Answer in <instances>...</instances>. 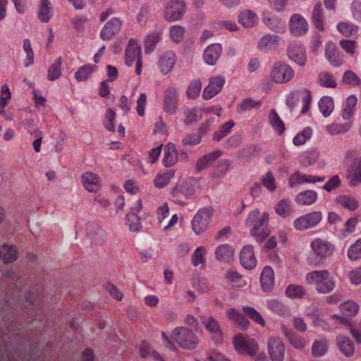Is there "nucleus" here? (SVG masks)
<instances>
[{
	"mask_svg": "<svg viewBox=\"0 0 361 361\" xmlns=\"http://www.w3.org/2000/svg\"><path fill=\"white\" fill-rule=\"evenodd\" d=\"M324 181L323 176H314L312 175L303 174L299 172L293 173L288 180L290 185H295L302 183H314Z\"/></svg>",
	"mask_w": 361,
	"mask_h": 361,
	"instance_id": "26",
	"label": "nucleus"
},
{
	"mask_svg": "<svg viewBox=\"0 0 361 361\" xmlns=\"http://www.w3.org/2000/svg\"><path fill=\"white\" fill-rule=\"evenodd\" d=\"M336 202L338 204L349 211H355L359 207V202L355 197L348 195L338 196Z\"/></svg>",
	"mask_w": 361,
	"mask_h": 361,
	"instance_id": "41",
	"label": "nucleus"
},
{
	"mask_svg": "<svg viewBox=\"0 0 361 361\" xmlns=\"http://www.w3.org/2000/svg\"><path fill=\"white\" fill-rule=\"evenodd\" d=\"M317 199V193L314 190H306L298 194L295 201L299 205H310L315 202Z\"/></svg>",
	"mask_w": 361,
	"mask_h": 361,
	"instance_id": "38",
	"label": "nucleus"
},
{
	"mask_svg": "<svg viewBox=\"0 0 361 361\" xmlns=\"http://www.w3.org/2000/svg\"><path fill=\"white\" fill-rule=\"evenodd\" d=\"M164 109L170 114H173L177 109V90L176 88L169 87L165 92Z\"/></svg>",
	"mask_w": 361,
	"mask_h": 361,
	"instance_id": "30",
	"label": "nucleus"
},
{
	"mask_svg": "<svg viewBox=\"0 0 361 361\" xmlns=\"http://www.w3.org/2000/svg\"><path fill=\"white\" fill-rule=\"evenodd\" d=\"M126 224L131 232H137L142 228L140 218L137 214L128 213L125 217Z\"/></svg>",
	"mask_w": 361,
	"mask_h": 361,
	"instance_id": "47",
	"label": "nucleus"
},
{
	"mask_svg": "<svg viewBox=\"0 0 361 361\" xmlns=\"http://www.w3.org/2000/svg\"><path fill=\"white\" fill-rule=\"evenodd\" d=\"M267 305L269 310L281 317H288L290 316L288 307L277 300H268Z\"/></svg>",
	"mask_w": 361,
	"mask_h": 361,
	"instance_id": "39",
	"label": "nucleus"
},
{
	"mask_svg": "<svg viewBox=\"0 0 361 361\" xmlns=\"http://www.w3.org/2000/svg\"><path fill=\"white\" fill-rule=\"evenodd\" d=\"M178 161V152L174 144L169 142L164 146L163 164L166 167L174 166Z\"/></svg>",
	"mask_w": 361,
	"mask_h": 361,
	"instance_id": "29",
	"label": "nucleus"
},
{
	"mask_svg": "<svg viewBox=\"0 0 361 361\" xmlns=\"http://www.w3.org/2000/svg\"><path fill=\"white\" fill-rule=\"evenodd\" d=\"M222 53V47L219 43L209 45L204 51L203 60L209 66H214Z\"/></svg>",
	"mask_w": 361,
	"mask_h": 361,
	"instance_id": "21",
	"label": "nucleus"
},
{
	"mask_svg": "<svg viewBox=\"0 0 361 361\" xmlns=\"http://www.w3.org/2000/svg\"><path fill=\"white\" fill-rule=\"evenodd\" d=\"M171 340L180 348L186 350L195 349L199 340L195 333L185 326H177L171 334Z\"/></svg>",
	"mask_w": 361,
	"mask_h": 361,
	"instance_id": "3",
	"label": "nucleus"
},
{
	"mask_svg": "<svg viewBox=\"0 0 361 361\" xmlns=\"http://www.w3.org/2000/svg\"><path fill=\"white\" fill-rule=\"evenodd\" d=\"M311 100L310 91L306 88H302L290 92L287 97L286 103L290 108L293 109L297 104L301 102L302 104L301 112L305 114L310 109Z\"/></svg>",
	"mask_w": 361,
	"mask_h": 361,
	"instance_id": "11",
	"label": "nucleus"
},
{
	"mask_svg": "<svg viewBox=\"0 0 361 361\" xmlns=\"http://www.w3.org/2000/svg\"><path fill=\"white\" fill-rule=\"evenodd\" d=\"M202 82L200 80H192L188 85L187 90V96L188 98L196 99L200 94L202 90Z\"/></svg>",
	"mask_w": 361,
	"mask_h": 361,
	"instance_id": "63",
	"label": "nucleus"
},
{
	"mask_svg": "<svg viewBox=\"0 0 361 361\" xmlns=\"http://www.w3.org/2000/svg\"><path fill=\"white\" fill-rule=\"evenodd\" d=\"M0 257L6 262H12L17 259V250L13 245H4L0 248Z\"/></svg>",
	"mask_w": 361,
	"mask_h": 361,
	"instance_id": "43",
	"label": "nucleus"
},
{
	"mask_svg": "<svg viewBox=\"0 0 361 361\" xmlns=\"http://www.w3.org/2000/svg\"><path fill=\"white\" fill-rule=\"evenodd\" d=\"M324 56L326 59L333 66L340 67L345 63L343 54L339 52L333 42L329 41L326 43Z\"/></svg>",
	"mask_w": 361,
	"mask_h": 361,
	"instance_id": "18",
	"label": "nucleus"
},
{
	"mask_svg": "<svg viewBox=\"0 0 361 361\" xmlns=\"http://www.w3.org/2000/svg\"><path fill=\"white\" fill-rule=\"evenodd\" d=\"M279 43L280 37L278 35L267 34L259 39L257 47L262 51H271L276 49Z\"/></svg>",
	"mask_w": 361,
	"mask_h": 361,
	"instance_id": "28",
	"label": "nucleus"
},
{
	"mask_svg": "<svg viewBox=\"0 0 361 361\" xmlns=\"http://www.w3.org/2000/svg\"><path fill=\"white\" fill-rule=\"evenodd\" d=\"M357 99L355 95H353V94L350 95L347 98L345 104L343 107V111L341 114V116L344 120L349 121L352 118V117L354 114V111H355V109L357 105Z\"/></svg>",
	"mask_w": 361,
	"mask_h": 361,
	"instance_id": "40",
	"label": "nucleus"
},
{
	"mask_svg": "<svg viewBox=\"0 0 361 361\" xmlns=\"http://www.w3.org/2000/svg\"><path fill=\"white\" fill-rule=\"evenodd\" d=\"M138 59H141V49L136 39H130L126 49V63L131 66Z\"/></svg>",
	"mask_w": 361,
	"mask_h": 361,
	"instance_id": "23",
	"label": "nucleus"
},
{
	"mask_svg": "<svg viewBox=\"0 0 361 361\" xmlns=\"http://www.w3.org/2000/svg\"><path fill=\"white\" fill-rule=\"evenodd\" d=\"M87 237L95 245H102L106 242L105 231L95 223H87L85 225Z\"/></svg>",
	"mask_w": 361,
	"mask_h": 361,
	"instance_id": "14",
	"label": "nucleus"
},
{
	"mask_svg": "<svg viewBox=\"0 0 361 361\" xmlns=\"http://www.w3.org/2000/svg\"><path fill=\"white\" fill-rule=\"evenodd\" d=\"M225 84V78L221 75L211 77L208 85L204 88L202 97L204 99H211L217 95L222 90Z\"/></svg>",
	"mask_w": 361,
	"mask_h": 361,
	"instance_id": "16",
	"label": "nucleus"
},
{
	"mask_svg": "<svg viewBox=\"0 0 361 361\" xmlns=\"http://www.w3.org/2000/svg\"><path fill=\"white\" fill-rule=\"evenodd\" d=\"M275 211L282 217L288 216L290 212V201L286 199L281 200L275 206Z\"/></svg>",
	"mask_w": 361,
	"mask_h": 361,
	"instance_id": "61",
	"label": "nucleus"
},
{
	"mask_svg": "<svg viewBox=\"0 0 361 361\" xmlns=\"http://www.w3.org/2000/svg\"><path fill=\"white\" fill-rule=\"evenodd\" d=\"M186 12V4L183 0H171L164 11V18L168 22L180 20Z\"/></svg>",
	"mask_w": 361,
	"mask_h": 361,
	"instance_id": "10",
	"label": "nucleus"
},
{
	"mask_svg": "<svg viewBox=\"0 0 361 361\" xmlns=\"http://www.w3.org/2000/svg\"><path fill=\"white\" fill-rule=\"evenodd\" d=\"M305 281L313 286L319 293L326 294L335 288V283L327 270H315L307 274Z\"/></svg>",
	"mask_w": 361,
	"mask_h": 361,
	"instance_id": "2",
	"label": "nucleus"
},
{
	"mask_svg": "<svg viewBox=\"0 0 361 361\" xmlns=\"http://www.w3.org/2000/svg\"><path fill=\"white\" fill-rule=\"evenodd\" d=\"M322 218L323 215L321 212H311L294 219L293 226L296 231H306L317 226L322 221Z\"/></svg>",
	"mask_w": 361,
	"mask_h": 361,
	"instance_id": "6",
	"label": "nucleus"
},
{
	"mask_svg": "<svg viewBox=\"0 0 361 361\" xmlns=\"http://www.w3.org/2000/svg\"><path fill=\"white\" fill-rule=\"evenodd\" d=\"M243 310L245 314L253 322L257 323L261 326H265L266 323L262 316L254 307L245 305L243 306Z\"/></svg>",
	"mask_w": 361,
	"mask_h": 361,
	"instance_id": "49",
	"label": "nucleus"
},
{
	"mask_svg": "<svg viewBox=\"0 0 361 361\" xmlns=\"http://www.w3.org/2000/svg\"><path fill=\"white\" fill-rule=\"evenodd\" d=\"M52 13L51 11L50 2L49 0H42L39 7L38 17L39 19L44 23L50 20Z\"/></svg>",
	"mask_w": 361,
	"mask_h": 361,
	"instance_id": "53",
	"label": "nucleus"
},
{
	"mask_svg": "<svg viewBox=\"0 0 361 361\" xmlns=\"http://www.w3.org/2000/svg\"><path fill=\"white\" fill-rule=\"evenodd\" d=\"M336 343L340 352L345 357H349L354 355V345L348 337L338 336L336 337Z\"/></svg>",
	"mask_w": 361,
	"mask_h": 361,
	"instance_id": "31",
	"label": "nucleus"
},
{
	"mask_svg": "<svg viewBox=\"0 0 361 361\" xmlns=\"http://www.w3.org/2000/svg\"><path fill=\"white\" fill-rule=\"evenodd\" d=\"M185 30L184 27L178 25H172L169 27V35L171 39L175 43L182 41Z\"/></svg>",
	"mask_w": 361,
	"mask_h": 361,
	"instance_id": "58",
	"label": "nucleus"
},
{
	"mask_svg": "<svg viewBox=\"0 0 361 361\" xmlns=\"http://www.w3.org/2000/svg\"><path fill=\"white\" fill-rule=\"evenodd\" d=\"M226 314L231 322L234 323L242 330H245L249 327V321L242 314L239 310L231 307L226 310Z\"/></svg>",
	"mask_w": 361,
	"mask_h": 361,
	"instance_id": "27",
	"label": "nucleus"
},
{
	"mask_svg": "<svg viewBox=\"0 0 361 361\" xmlns=\"http://www.w3.org/2000/svg\"><path fill=\"white\" fill-rule=\"evenodd\" d=\"M161 39V34L157 32H151L145 39V51L147 54L152 52Z\"/></svg>",
	"mask_w": 361,
	"mask_h": 361,
	"instance_id": "44",
	"label": "nucleus"
},
{
	"mask_svg": "<svg viewBox=\"0 0 361 361\" xmlns=\"http://www.w3.org/2000/svg\"><path fill=\"white\" fill-rule=\"evenodd\" d=\"M263 23L267 27L277 33L283 32L286 30L283 22L277 17L264 18Z\"/></svg>",
	"mask_w": 361,
	"mask_h": 361,
	"instance_id": "42",
	"label": "nucleus"
},
{
	"mask_svg": "<svg viewBox=\"0 0 361 361\" xmlns=\"http://www.w3.org/2000/svg\"><path fill=\"white\" fill-rule=\"evenodd\" d=\"M202 111H199L196 108H185L183 109L185 116L184 122L187 125L197 123L201 118Z\"/></svg>",
	"mask_w": 361,
	"mask_h": 361,
	"instance_id": "52",
	"label": "nucleus"
},
{
	"mask_svg": "<svg viewBox=\"0 0 361 361\" xmlns=\"http://www.w3.org/2000/svg\"><path fill=\"white\" fill-rule=\"evenodd\" d=\"M205 253L206 249L204 247L200 246L195 249L194 253L192 255V264L195 267H200L201 269L205 267Z\"/></svg>",
	"mask_w": 361,
	"mask_h": 361,
	"instance_id": "46",
	"label": "nucleus"
},
{
	"mask_svg": "<svg viewBox=\"0 0 361 361\" xmlns=\"http://www.w3.org/2000/svg\"><path fill=\"white\" fill-rule=\"evenodd\" d=\"M310 247L313 253L319 260L308 257V262L310 264L317 265L320 260H323L331 255L334 251V245L329 241L320 238H314L310 243Z\"/></svg>",
	"mask_w": 361,
	"mask_h": 361,
	"instance_id": "5",
	"label": "nucleus"
},
{
	"mask_svg": "<svg viewBox=\"0 0 361 361\" xmlns=\"http://www.w3.org/2000/svg\"><path fill=\"white\" fill-rule=\"evenodd\" d=\"M351 128V122L348 121L345 123H332L326 126L327 132L331 135H337L348 132Z\"/></svg>",
	"mask_w": 361,
	"mask_h": 361,
	"instance_id": "51",
	"label": "nucleus"
},
{
	"mask_svg": "<svg viewBox=\"0 0 361 361\" xmlns=\"http://www.w3.org/2000/svg\"><path fill=\"white\" fill-rule=\"evenodd\" d=\"M267 350L271 361H283L286 348L280 338H270L267 342Z\"/></svg>",
	"mask_w": 361,
	"mask_h": 361,
	"instance_id": "15",
	"label": "nucleus"
},
{
	"mask_svg": "<svg viewBox=\"0 0 361 361\" xmlns=\"http://www.w3.org/2000/svg\"><path fill=\"white\" fill-rule=\"evenodd\" d=\"M221 155V151H214L200 158L196 163V169L199 171L207 169Z\"/></svg>",
	"mask_w": 361,
	"mask_h": 361,
	"instance_id": "34",
	"label": "nucleus"
},
{
	"mask_svg": "<svg viewBox=\"0 0 361 361\" xmlns=\"http://www.w3.org/2000/svg\"><path fill=\"white\" fill-rule=\"evenodd\" d=\"M348 257L350 260H356L361 257V239L356 240L348 250Z\"/></svg>",
	"mask_w": 361,
	"mask_h": 361,
	"instance_id": "64",
	"label": "nucleus"
},
{
	"mask_svg": "<svg viewBox=\"0 0 361 361\" xmlns=\"http://www.w3.org/2000/svg\"><path fill=\"white\" fill-rule=\"evenodd\" d=\"M205 329L209 335V338L216 344H220L224 340L222 329L218 321L213 317L202 319Z\"/></svg>",
	"mask_w": 361,
	"mask_h": 361,
	"instance_id": "12",
	"label": "nucleus"
},
{
	"mask_svg": "<svg viewBox=\"0 0 361 361\" xmlns=\"http://www.w3.org/2000/svg\"><path fill=\"white\" fill-rule=\"evenodd\" d=\"M260 102L255 101L250 98L245 99L237 106V111L239 114H243L246 111L259 107Z\"/></svg>",
	"mask_w": 361,
	"mask_h": 361,
	"instance_id": "55",
	"label": "nucleus"
},
{
	"mask_svg": "<svg viewBox=\"0 0 361 361\" xmlns=\"http://www.w3.org/2000/svg\"><path fill=\"white\" fill-rule=\"evenodd\" d=\"M257 20V16L250 10L243 11L238 16V22L245 27L255 26Z\"/></svg>",
	"mask_w": 361,
	"mask_h": 361,
	"instance_id": "36",
	"label": "nucleus"
},
{
	"mask_svg": "<svg viewBox=\"0 0 361 361\" xmlns=\"http://www.w3.org/2000/svg\"><path fill=\"white\" fill-rule=\"evenodd\" d=\"M82 184L83 187L89 192H96L101 186V179L99 176L90 171H87L82 175Z\"/></svg>",
	"mask_w": 361,
	"mask_h": 361,
	"instance_id": "24",
	"label": "nucleus"
},
{
	"mask_svg": "<svg viewBox=\"0 0 361 361\" xmlns=\"http://www.w3.org/2000/svg\"><path fill=\"white\" fill-rule=\"evenodd\" d=\"M94 69L95 66L93 65L87 64L82 66L75 73V78L78 82L85 81L94 72Z\"/></svg>",
	"mask_w": 361,
	"mask_h": 361,
	"instance_id": "54",
	"label": "nucleus"
},
{
	"mask_svg": "<svg viewBox=\"0 0 361 361\" xmlns=\"http://www.w3.org/2000/svg\"><path fill=\"white\" fill-rule=\"evenodd\" d=\"M175 176L173 170L159 172L154 179V185L156 188L161 189L166 187Z\"/></svg>",
	"mask_w": 361,
	"mask_h": 361,
	"instance_id": "33",
	"label": "nucleus"
},
{
	"mask_svg": "<svg viewBox=\"0 0 361 361\" xmlns=\"http://www.w3.org/2000/svg\"><path fill=\"white\" fill-rule=\"evenodd\" d=\"M260 282L264 290H269L274 283V273L271 267H265L262 273Z\"/></svg>",
	"mask_w": 361,
	"mask_h": 361,
	"instance_id": "35",
	"label": "nucleus"
},
{
	"mask_svg": "<svg viewBox=\"0 0 361 361\" xmlns=\"http://www.w3.org/2000/svg\"><path fill=\"white\" fill-rule=\"evenodd\" d=\"M323 8L320 2L317 3L312 10V21L315 27L319 31L324 30V23L323 20Z\"/></svg>",
	"mask_w": 361,
	"mask_h": 361,
	"instance_id": "37",
	"label": "nucleus"
},
{
	"mask_svg": "<svg viewBox=\"0 0 361 361\" xmlns=\"http://www.w3.org/2000/svg\"><path fill=\"white\" fill-rule=\"evenodd\" d=\"M269 122L277 134L281 135L284 132L285 125L274 109L269 113Z\"/></svg>",
	"mask_w": 361,
	"mask_h": 361,
	"instance_id": "45",
	"label": "nucleus"
},
{
	"mask_svg": "<svg viewBox=\"0 0 361 361\" xmlns=\"http://www.w3.org/2000/svg\"><path fill=\"white\" fill-rule=\"evenodd\" d=\"M345 161L350 164L347 171V179L350 186L361 183V154L356 150H348L344 157Z\"/></svg>",
	"mask_w": 361,
	"mask_h": 361,
	"instance_id": "4",
	"label": "nucleus"
},
{
	"mask_svg": "<svg viewBox=\"0 0 361 361\" xmlns=\"http://www.w3.org/2000/svg\"><path fill=\"white\" fill-rule=\"evenodd\" d=\"M214 255L217 261L229 263L234 259L235 249L228 244H222L216 247Z\"/></svg>",
	"mask_w": 361,
	"mask_h": 361,
	"instance_id": "25",
	"label": "nucleus"
},
{
	"mask_svg": "<svg viewBox=\"0 0 361 361\" xmlns=\"http://www.w3.org/2000/svg\"><path fill=\"white\" fill-rule=\"evenodd\" d=\"M289 30L295 36H302L308 32L309 24L302 15L295 13L290 18Z\"/></svg>",
	"mask_w": 361,
	"mask_h": 361,
	"instance_id": "17",
	"label": "nucleus"
},
{
	"mask_svg": "<svg viewBox=\"0 0 361 361\" xmlns=\"http://www.w3.org/2000/svg\"><path fill=\"white\" fill-rule=\"evenodd\" d=\"M240 260L241 265L246 269H252L256 267L257 259L252 245H248L243 247L240 253Z\"/></svg>",
	"mask_w": 361,
	"mask_h": 361,
	"instance_id": "22",
	"label": "nucleus"
},
{
	"mask_svg": "<svg viewBox=\"0 0 361 361\" xmlns=\"http://www.w3.org/2000/svg\"><path fill=\"white\" fill-rule=\"evenodd\" d=\"M294 75V71L287 63L283 62L275 63L270 71V79L278 84L289 82Z\"/></svg>",
	"mask_w": 361,
	"mask_h": 361,
	"instance_id": "8",
	"label": "nucleus"
},
{
	"mask_svg": "<svg viewBox=\"0 0 361 361\" xmlns=\"http://www.w3.org/2000/svg\"><path fill=\"white\" fill-rule=\"evenodd\" d=\"M340 309L345 316L353 317L357 313L359 306L353 301H347L341 305Z\"/></svg>",
	"mask_w": 361,
	"mask_h": 361,
	"instance_id": "62",
	"label": "nucleus"
},
{
	"mask_svg": "<svg viewBox=\"0 0 361 361\" xmlns=\"http://www.w3.org/2000/svg\"><path fill=\"white\" fill-rule=\"evenodd\" d=\"M340 47L350 57L356 54L357 42L354 40L343 39L339 41Z\"/></svg>",
	"mask_w": 361,
	"mask_h": 361,
	"instance_id": "59",
	"label": "nucleus"
},
{
	"mask_svg": "<svg viewBox=\"0 0 361 361\" xmlns=\"http://www.w3.org/2000/svg\"><path fill=\"white\" fill-rule=\"evenodd\" d=\"M317 82L319 85L329 88H335L337 82L333 75L329 72H321L317 77Z\"/></svg>",
	"mask_w": 361,
	"mask_h": 361,
	"instance_id": "48",
	"label": "nucleus"
},
{
	"mask_svg": "<svg viewBox=\"0 0 361 361\" xmlns=\"http://www.w3.org/2000/svg\"><path fill=\"white\" fill-rule=\"evenodd\" d=\"M319 108L324 116L328 117L330 116L334 108L332 98L328 96L322 97L319 102Z\"/></svg>",
	"mask_w": 361,
	"mask_h": 361,
	"instance_id": "50",
	"label": "nucleus"
},
{
	"mask_svg": "<svg viewBox=\"0 0 361 361\" xmlns=\"http://www.w3.org/2000/svg\"><path fill=\"white\" fill-rule=\"evenodd\" d=\"M336 27L339 32L346 37H351L357 33V27L352 23L341 22Z\"/></svg>",
	"mask_w": 361,
	"mask_h": 361,
	"instance_id": "57",
	"label": "nucleus"
},
{
	"mask_svg": "<svg viewBox=\"0 0 361 361\" xmlns=\"http://www.w3.org/2000/svg\"><path fill=\"white\" fill-rule=\"evenodd\" d=\"M123 23L118 18H112L106 23L100 31V37L104 41L112 39L121 29Z\"/></svg>",
	"mask_w": 361,
	"mask_h": 361,
	"instance_id": "19",
	"label": "nucleus"
},
{
	"mask_svg": "<svg viewBox=\"0 0 361 361\" xmlns=\"http://www.w3.org/2000/svg\"><path fill=\"white\" fill-rule=\"evenodd\" d=\"M176 63V56L173 51L167 50L160 53L157 58V66L163 75H167L173 68Z\"/></svg>",
	"mask_w": 361,
	"mask_h": 361,
	"instance_id": "13",
	"label": "nucleus"
},
{
	"mask_svg": "<svg viewBox=\"0 0 361 361\" xmlns=\"http://www.w3.org/2000/svg\"><path fill=\"white\" fill-rule=\"evenodd\" d=\"M233 345L235 350L241 355L254 356L259 350V344L256 340L241 334L233 338Z\"/></svg>",
	"mask_w": 361,
	"mask_h": 361,
	"instance_id": "9",
	"label": "nucleus"
},
{
	"mask_svg": "<svg viewBox=\"0 0 361 361\" xmlns=\"http://www.w3.org/2000/svg\"><path fill=\"white\" fill-rule=\"evenodd\" d=\"M329 349V341L326 338L321 337L314 341L311 352L313 357H320L326 355Z\"/></svg>",
	"mask_w": 361,
	"mask_h": 361,
	"instance_id": "32",
	"label": "nucleus"
},
{
	"mask_svg": "<svg viewBox=\"0 0 361 361\" xmlns=\"http://www.w3.org/2000/svg\"><path fill=\"white\" fill-rule=\"evenodd\" d=\"M61 58H58L56 61L49 68L47 78L49 80H55L61 75Z\"/></svg>",
	"mask_w": 361,
	"mask_h": 361,
	"instance_id": "56",
	"label": "nucleus"
},
{
	"mask_svg": "<svg viewBox=\"0 0 361 361\" xmlns=\"http://www.w3.org/2000/svg\"><path fill=\"white\" fill-rule=\"evenodd\" d=\"M288 56L294 63L304 66L307 61V55L305 48L299 44L292 43L288 49Z\"/></svg>",
	"mask_w": 361,
	"mask_h": 361,
	"instance_id": "20",
	"label": "nucleus"
},
{
	"mask_svg": "<svg viewBox=\"0 0 361 361\" xmlns=\"http://www.w3.org/2000/svg\"><path fill=\"white\" fill-rule=\"evenodd\" d=\"M213 213V209L208 207L200 209L194 215L191 221V226L192 231L197 235H200L207 230Z\"/></svg>",
	"mask_w": 361,
	"mask_h": 361,
	"instance_id": "7",
	"label": "nucleus"
},
{
	"mask_svg": "<svg viewBox=\"0 0 361 361\" xmlns=\"http://www.w3.org/2000/svg\"><path fill=\"white\" fill-rule=\"evenodd\" d=\"M269 219L268 213L264 212L261 214L257 209L252 211L248 214L245 225L252 227L250 234L255 237L257 240L262 241L269 235V231L267 228Z\"/></svg>",
	"mask_w": 361,
	"mask_h": 361,
	"instance_id": "1",
	"label": "nucleus"
},
{
	"mask_svg": "<svg viewBox=\"0 0 361 361\" xmlns=\"http://www.w3.org/2000/svg\"><path fill=\"white\" fill-rule=\"evenodd\" d=\"M11 99V92L8 86L4 84L1 87L0 95V114L5 110Z\"/></svg>",
	"mask_w": 361,
	"mask_h": 361,
	"instance_id": "60",
	"label": "nucleus"
}]
</instances>
